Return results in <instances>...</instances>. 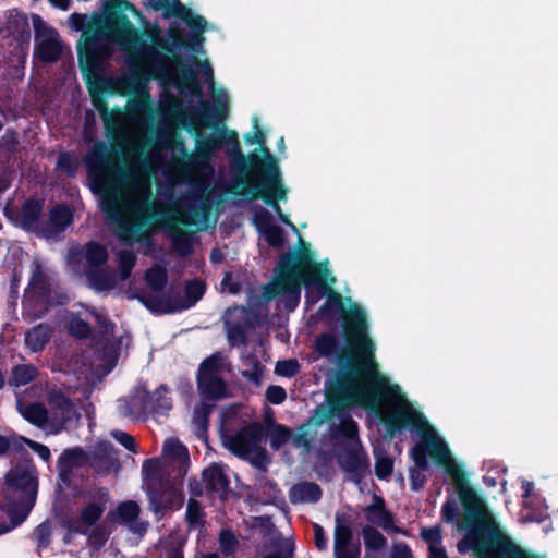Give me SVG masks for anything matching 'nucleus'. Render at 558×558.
Wrapping results in <instances>:
<instances>
[{
  "instance_id": "nucleus-33",
  "label": "nucleus",
  "mask_w": 558,
  "mask_h": 558,
  "mask_svg": "<svg viewBox=\"0 0 558 558\" xmlns=\"http://www.w3.org/2000/svg\"><path fill=\"white\" fill-rule=\"evenodd\" d=\"M53 517L60 526H72L76 522V514L72 500L62 495L54 499L52 504Z\"/></svg>"
},
{
  "instance_id": "nucleus-51",
  "label": "nucleus",
  "mask_w": 558,
  "mask_h": 558,
  "mask_svg": "<svg viewBox=\"0 0 558 558\" xmlns=\"http://www.w3.org/2000/svg\"><path fill=\"white\" fill-rule=\"evenodd\" d=\"M292 437L291 429L282 424H275L269 432V441L272 449H280Z\"/></svg>"
},
{
  "instance_id": "nucleus-35",
  "label": "nucleus",
  "mask_w": 558,
  "mask_h": 558,
  "mask_svg": "<svg viewBox=\"0 0 558 558\" xmlns=\"http://www.w3.org/2000/svg\"><path fill=\"white\" fill-rule=\"evenodd\" d=\"M62 54V47L57 38L47 37L36 43L34 56L44 63L57 62Z\"/></svg>"
},
{
  "instance_id": "nucleus-52",
  "label": "nucleus",
  "mask_w": 558,
  "mask_h": 558,
  "mask_svg": "<svg viewBox=\"0 0 558 558\" xmlns=\"http://www.w3.org/2000/svg\"><path fill=\"white\" fill-rule=\"evenodd\" d=\"M163 453L168 458L189 462L187 448L179 439H168L163 445Z\"/></svg>"
},
{
  "instance_id": "nucleus-10",
  "label": "nucleus",
  "mask_w": 558,
  "mask_h": 558,
  "mask_svg": "<svg viewBox=\"0 0 558 558\" xmlns=\"http://www.w3.org/2000/svg\"><path fill=\"white\" fill-rule=\"evenodd\" d=\"M169 391V387L165 384H161L153 393L145 386L136 387L131 398L124 401L121 411L123 415L136 418L149 413L167 414L172 408Z\"/></svg>"
},
{
  "instance_id": "nucleus-54",
  "label": "nucleus",
  "mask_w": 558,
  "mask_h": 558,
  "mask_svg": "<svg viewBox=\"0 0 558 558\" xmlns=\"http://www.w3.org/2000/svg\"><path fill=\"white\" fill-rule=\"evenodd\" d=\"M227 337L231 344H244L247 340V326L242 323L226 322Z\"/></svg>"
},
{
  "instance_id": "nucleus-12",
  "label": "nucleus",
  "mask_w": 558,
  "mask_h": 558,
  "mask_svg": "<svg viewBox=\"0 0 558 558\" xmlns=\"http://www.w3.org/2000/svg\"><path fill=\"white\" fill-rule=\"evenodd\" d=\"M146 494L149 509L159 518H162L167 511H173L183 505L181 492L162 474L148 477Z\"/></svg>"
},
{
  "instance_id": "nucleus-25",
  "label": "nucleus",
  "mask_w": 558,
  "mask_h": 558,
  "mask_svg": "<svg viewBox=\"0 0 558 558\" xmlns=\"http://www.w3.org/2000/svg\"><path fill=\"white\" fill-rule=\"evenodd\" d=\"M206 283L202 279L187 280L184 286V296L172 294L175 313L193 307L205 294Z\"/></svg>"
},
{
  "instance_id": "nucleus-11",
  "label": "nucleus",
  "mask_w": 558,
  "mask_h": 558,
  "mask_svg": "<svg viewBox=\"0 0 558 558\" xmlns=\"http://www.w3.org/2000/svg\"><path fill=\"white\" fill-rule=\"evenodd\" d=\"M341 402L342 398L331 391L327 399H324L322 403L315 407L306 422L298 427V433L291 437L292 445L295 448H303L305 451H310L317 437V428L324 423L329 422L330 417L337 414L341 408Z\"/></svg>"
},
{
  "instance_id": "nucleus-34",
  "label": "nucleus",
  "mask_w": 558,
  "mask_h": 558,
  "mask_svg": "<svg viewBox=\"0 0 558 558\" xmlns=\"http://www.w3.org/2000/svg\"><path fill=\"white\" fill-rule=\"evenodd\" d=\"M52 329L48 324H38L26 331L25 344L32 352H40L50 341Z\"/></svg>"
},
{
  "instance_id": "nucleus-7",
  "label": "nucleus",
  "mask_w": 558,
  "mask_h": 558,
  "mask_svg": "<svg viewBox=\"0 0 558 558\" xmlns=\"http://www.w3.org/2000/svg\"><path fill=\"white\" fill-rule=\"evenodd\" d=\"M228 114V105L226 100H216L214 105L202 102L196 108L190 119V132L195 137V153L187 154L183 140L175 130H167L160 135V145L169 150L178 151L181 156L194 165H204L209 161L214 154L219 150V144L216 136H202V129L210 125L211 122H222Z\"/></svg>"
},
{
  "instance_id": "nucleus-31",
  "label": "nucleus",
  "mask_w": 558,
  "mask_h": 558,
  "mask_svg": "<svg viewBox=\"0 0 558 558\" xmlns=\"http://www.w3.org/2000/svg\"><path fill=\"white\" fill-rule=\"evenodd\" d=\"M322 495V488L314 482L294 484L289 492L292 504H315L320 500Z\"/></svg>"
},
{
  "instance_id": "nucleus-36",
  "label": "nucleus",
  "mask_w": 558,
  "mask_h": 558,
  "mask_svg": "<svg viewBox=\"0 0 558 558\" xmlns=\"http://www.w3.org/2000/svg\"><path fill=\"white\" fill-rule=\"evenodd\" d=\"M20 413L28 423L40 428L48 426L51 429V416L43 403L32 402L20 409Z\"/></svg>"
},
{
  "instance_id": "nucleus-61",
  "label": "nucleus",
  "mask_w": 558,
  "mask_h": 558,
  "mask_svg": "<svg viewBox=\"0 0 558 558\" xmlns=\"http://www.w3.org/2000/svg\"><path fill=\"white\" fill-rule=\"evenodd\" d=\"M335 521H336V525H335L333 535H337V532L340 530L341 532H345L350 536H354V532L352 529L353 520H352L351 514L344 513V512L343 513L338 512V513H336Z\"/></svg>"
},
{
  "instance_id": "nucleus-3",
  "label": "nucleus",
  "mask_w": 558,
  "mask_h": 558,
  "mask_svg": "<svg viewBox=\"0 0 558 558\" xmlns=\"http://www.w3.org/2000/svg\"><path fill=\"white\" fill-rule=\"evenodd\" d=\"M341 327L344 343L337 333L322 332L314 341V351L320 357L333 359L339 368L336 380H327L325 387L330 383H342V388L354 392L355 385L365 376L364 367L378 369L374 359L375 344L368 336L365 311L357 304L344 314Z\"/></svg>"
},
{
  "instance_id": "nucleus-47",
  "label": "nucleus",
  "mask_w": 558,
  "mask_h": 558,
  "mask_svg": "<svg viewBox=\"0 0 558 558\" xmlns=\"http://www.w3.org/2000/svg\"><path fill=\"white\" fill-rule=\"evenodd\" d=\"M147 286L155 292L163 291L168 282V274L165 267L155 265L145 272Z\"/></svg>"
},
{
  "instance_id": "nucleus-1",
  "label": "nucleus",
  "mask_w": 558,
  "mask_h": 558,
  "mask_svg": "<svg viewBox=\"0 0 558 558\" xmlns=\"http://www.w3.org/2000/svg\"><path fill=\"white\" fill-rule=\"evenodd\" d=\"M87 178L93 193L100 195V208L110 221L118 223L119 238L122 241H137L150 243L145 227L159 226L171 238L173 250L182 257L193 252V244L189 234L179 226L191 227L201 217V208L195 204L185 205L184 209L174 214L170 210L158 209L153 203L144 202L132 208V215L138 218L131 222L124 218L121 208V197L112 177L113 165L111 151L107 144L99 141L94 144L86 157Z\"/></svg>"
},
{
  "instance_id": "nucleus-32",
  "label": "nucleus",
  "mask_w": 558,
  "mask_h": 558,
  "mask_svg": "<svg viewBox=\"0 0 558 558\" xmlns=\"http://www.w3.org/2000/svg\"><path fill=\"white\" fill-rule=\"evenodd\" d=\"M361 544L340 530L333 535V557L335 558H361Z\"/></svg>"
},
{
  "instance_id": "nucleus-8",
  "label": "nucleus",
  "mask_w": 558,
  "mask_h": 558,
  "mask_svg": "<svg viewBox=\"0 0 558 558\" xmlns=\"http://www.w3.org/2000/svg\"><path fill=\"white\" fill-rule=\"evenodd\" d=\"M265 161L264 169L265 179L260 183H252L246 175L234 178L232 180V193L236 196H242L248 201L263 199L266 205L271 207L278 215V218L290 229L299 234L295 225L290 220L289 216L282 213L278 202L286 199L287 189L281 181V173L278 167L277 159L269 151L264 149Z\"/></svg>"
},
{
  "instance_id": "nucleus-29",
  "label": "nucleus",
  "mask_w": 558,
  "mask_h": 558,
  "mask_svg": "<svg viewBox=\"0 0 558 558\" xmlns=\"http://www.w3.org/2000/svg\"><path fill=\"white\" fill-rule=\"evenodd\" d=\"M130 299H136L144 305L147 310H149L154 314H171L175 313L173 302H172V293L169 290L168 293L159 298L157 295H153L145 291H138L130 295Z\"/></svg>"
},
{
  "instance_id": "nucleus-17",
  "label": "nucleus",
  "mask_w": 558,
  "mask_h": 558,
  "mask_svg": "<svg viewBox=\"0 0 558 558\" xmlns=\"http://www.w3.org/2000/svg\"><path fill=\"white\" fill-rule=\"evenodd\" d=\"M336 458L340 469L349 474V481L355 484H360L371 472L369 458L361 442L344 446Z\"/></svg>"
},
{
  "instance_id": "nucleus-23",
  "label": "nucleus",
  "mask_w": 558,
  "mask_h": 558,
  "mask_svg": "<svg viewBox=\"0 0 558 558\" xmlns=\"http://www.w3.org/2000/svg\"><path fill=\"white\" fill-rule=\"evenodd\" d=\"M35 502L36 500L25 498H4V504L1 508L9 517V522L1 523L0 532L5 534L20 526L29 515Z\"/></svg>"
},
{
  "instance_id": "nucleus-22",
  "label": "nucleus",
  "mask_w": 558,
  "mask_h": 558,
  "mask_svg": "<svg viewBox=\"0 0 558 558\" xmlns=\"http://www.w3.org/2000/svg\"><path fill=\"white\" fill-rule=\"evenodd\" d=\"M364 515L371 525H377L386 532L407 534V532L395 525V514L387 509L385 499L379 495H373L372 504L365 507Z\"/></svg>"
},
{
  "instance_id": "nucleus-39",
  "label": "nucleus",
  "mask_w": 558,
  "mask_h": 558,
  "mask_svg": "<svg viewBox=\"0 0 558 558\" xmlns=\"http://www.w3.org/2000/svg\"><path fill=\"white\" fill-rule=\"evenodd\" d=\"M86 278L89 287L97 292L109 291L114 288V278L102 267L88 268Z\"/></svg>"
},
{
  "instance_id": "nucleus-28",
  "label": "nucleus",
  "mask_w": 558,
  "mask_h": 558,
  "mask_svg": "<svg viewBox=\"0 0 558 558\" xmlns=\"http://www.w3.org/2000/svg\"><path fill=\"white\" fill-rule=\"evenodd\" d=\"M112 513L114 515L110 519V521H113L114 518L118 517L123 523L130 525V529L134 533L143 534L147 529V523L137 521L141 513V508L134 500L120 502L117 507V511Z\"/></svg>"
},
{
  "instance_id": "nucleus-19",
  "label": "nucleus",
  "mask_w": 558,
  "mask_h": 558,
  "mask_svg": "<svg viewBox=\"0 0 558 558\" xmlns=\"http://www.w3.org/2000/svg\"><path fill=\"white\" fill-rule=\"evenodd\" d=\"M183 22L191 28L192 34L185 37L184 32L179 26H170L168 29L169 38L179 49L186 48L193 52H198L205 40L203 33L207 28V22L203 16L194 14L192 11Z\"/></svg>"
},
{
  "instance_id": "nucleus-63",
  "label": "nucleus",
  "mask_w": 558,
  "mask_h": 558,
  "mask_svg": "<svg viewBox=\"0 0 558 558\" xmlns=\"http://www.w3.org/2000/svg\"><path fill=\"white\" fill-rule=\"evenodd\" d=\"M287 398L286 389L278 385H270L266 389V400L275 405L281 404Z\"/></svg>"
},
{
  "instance_id": "nucleus-45",
  "label": "nucleus",
  "mask_w": 558,
  "mask_h": 558,
  "mask_svg": "<svg viewBox=\"0 0 558 558\" xmlns=\"http://www.w3.org/2000/svg\"><path fill=\"white\" fill-rule=\"evenodd\" d=\"M31 538L36 543V553L40 556L41 550L48 548L52 541V527L49 520H45L38 524L34 529Z\"/></svg>"
},
{
  "instance_id": "nucleus-44",
  "label": "nucleus",
  "mask_w": 558,
  "mask_h": 558,
  "mask_svg": "<svg viewBox=\"0 0 558 558\" xmlns=\"http://www.w3.org/2000/svg\"><path fill=\"white\" fill-rule=\"evenodd\" d=\"M365 550L380 551L387 547V538L375 526L366 524L361 531Z\"/></svg>"
},
{
  "instance_id": "nucleus-30",
  "label": "nucleus",
  "mask_w": 558,
  "mask_h": 558,
  "mask_svg": "<svg viewBox=\"0 0 558 558\" xmlns=\"http://www.w3.org/2000/svg\"><path fill=\"white\" fill-rule=\"evenodd\" d=\"M197 390L203 400H219L228 396L227 384L221 376L196 378Z\"/></svg>"
},
{
  "instance_id": "nucleus-16",
  "label": "nucleus",
  "mask_w": 558,
  "mask_h": 558,
  "mask_svg": "<svg viewBox=\"0 0 558 558\" xmlns=\"http://www.w3.org/2000/svg\"><path fill=\"white\" fill-rule=\"evenodd\" d=\"M25 294H29L28 301L34 303L35 318H41L49 312L52 305V287L38 263H35L32 269Z\"/></svg>"
},
{
  "instance_id": "nucleus-26",
  "label": "nucleus",
  "mask_w": 558,
  "mask_h": 558,
  "mask_svg": "<svg viewBox=\"0 0 558 558\" xmlns=\"http://www.w3.org/2000/svg\"><path fill=\"white\" fill-rule=\"evenodd\" d=\"M116 463L113 447L109 442L97 444L94 450L88 453L87 465L97 473H109Z\"/></svg>"
},
{
  "instance_id": "nucleus-46",
  "label": "nucleus",
  "mask_w": 558,
  "mask_h": 558,
  "mask_svg": "<svg viewBox=\"0 0 558 558\" xmlns=\"http://www.w3.org/2000/svg\"><path fill=\"white\" fill-rule=\"evenodd\" d=\"M222 361L223 357L220 352L213 353L199 364L196 378L220 376Z\"/></svg>"
},
{
  "instance_id": "nucleus-48",
  "label": "nucleus",
  "mask_w": 558,
  "mask_h": 558,
  "mask_svg": "<svg viewBox=\"0 0 558 558\" xmlns=\"http://www.w3.org/2000/svg\"><path fill=\"white\" fill-rule=\"evenodd\" d=\"M214 404L202 402L194 407L193 423L197 432L206 434L209 427V416L213 412Z\"/></svg>"
},
{
  "instance_id": "nucleus-18",
  "label": "nucleus",
  "mask_w": 558,
  "mask_h": 558,
  "mask_svg": "<svg viewBox=\"0 0 558 558\" xmlns=\"http://www.w3.org/2000/svg\"><path fill=\"white\" fill-rule=\"evenodd\" d=\"M43 211L44 201L28 197L22 203L20 208L7 210L5 213L15 227L40 235L39 230L44 225L41 220Z\"/></svg>"
},
{
  "instance_id": "nucleus-57",
  "label": "nucleus",
  "mask_w": 558,
  "mask_h": 558,
  "mask_svg": "<svg viewBox=\"0 0 558 558\" xmlns=\"http://www.w3.org/2000/svg\"><path fill=\"white\" fill-rule=\"evenodd\" d=\"M393 471V460L389 456H380L375 460V475L378 480H388Z\"/></svg>"
},
{
  "instance_id": "nucleus-60",
  "label": "nucleus",
  "mask_w": 558,
  "mask_h": 558,
  "mask_svg": "<svg viewBox=\"0 0 558 558\" xmlns=\"http://www.w3.org/2000/svg\"><path fill=\"white\" fill-rule=\"evenodd\" d=\"M420 536L422 537L423 541H425L428 544V547L438 546L442 539L441 529L438 525L430 527H422Z\"/></svg>"
},
{
  "instance_id": "nucleus-9",
  "label": "nucleus",
  "mask_w": 558,
  "mask_h": 558,
  "mask_svg": "<svg viewBox=\"0 0 558 558\" xmlns=\"http://www.w3.org/2000/svg\"><path fill=\"white\" fill-rule=\"evenodd\" d=\"M336 392L342 398L341 408L336 415L330 417L329 438L331 441L347 440L349 444L361 442L359 438V425L349 413L350 405L355 402V397L349 388H342V383H330L325 388V399Z\"/></svg>"
},
{
  "instance_id": "nucleus-62",
  "label": "nucleus",
  "mask_w": 558,
  "mask_h": 558,
  "mask_svg": "<svg viewBox=\"0 0 558 558\" xmlns=\"http://www.w3.org/2000/svg\"><path fill=\"white\" fill-rule=\"evenodd\" d=\"M295 545L292 539L287 538L277 550L265 555L262 558H293Z\"/></svg>"
},
{
  "instance_id": "nucleus-5",
  "label": "nucleus",
  "mask_w": 558,
  "mask_h": 558,
  "mask_svg": "<svg viewBox=\"0 0 558 558\" xmlns=\"http://www.w3.org/2000/svg\"><path fill=\"white\" fill-rule=\"evenodd\" d=\"M131 11L134 14H143L128 0H107L104 5V17L90 23L81 35L76 45L78 66L82 72H90L110 56L108 47L102 38H110L123 45L137 37V28L125 14Z\"/></svg>"
},
{
  "instance_id": "nucleus-58",
  "label": "nucleus",
  "mask_w": 558,
  "mask_h": 558,
  "mask_svg": "<svg viewBox=\"0 0 558 558\" xmlns=\"http://www.w3.org/2000/svg\"><path fill=\"white\" fill-rule=\"evenodd\" d=\"M220 550L225 556H230L235 551L238 539L232 531L221 530L219 534Z\"/></svg>"
},
{
  "instance_id": "nucleus-41",
  "label": "nucleus",
  "mask_w": 558,
  "mask_h": 558,
  "mask_svg": "<svg viewBox=\"0 0 558 558\" xmlns=\"http://www.w3.org/2000/svg\"><path fill=\"white\" fill-rule=\"evenodd\" d=\"M88 453L82 447H73L62 451L57 464L74 470L87 465Z\"/></svg>"
},
{
  "instance_id": "nucleus-4",
  "label": "nucleus",
  "mask_w": 558,
  "mask_h": 558,
  "mask_svg": "<svg viewBox=\"0 0 558 558\" xmlns=\"http://www.w3.org/2000/svg\"><path fill=\"white\" fill-rule=\"evenodd\" d=\"M362 383L355 385L356 404L373 413L385 426L389 437H395L407 427L423 433L428 428L424 414L405 399L399 385L373 367H364Z\"/></svg>"
},
{
  "instance_id": "nucleus-55",
  "label": "nucleus",
  "mask_w": 558,
  "mask_h": 558,
  "mask_svg": "<svg viewBox=\"0 0 558 558\" xmlns=\"http://www.w3.org/2000/svg\"><path fill=\"white\" fill-rule=\"evenodd\" d=\"M267 241L268 245L274 248H281L283 247L286 243V233L284 230L280 226H272L268 227L267 230H265L262 233Z\"/></svg>"
},
{
  "instance_id": "nucleus-14",
  "label": "nucleus",
  "mask_w": 558,
  "mask_h": 558,
  "mask_svg": "<svg viewBox=\"0 0 558 558\" xmlns=\"http://www.w3.org/2000/svg\"><path fill=\"white\" fill-rule=\"evenodd\" d=\"M265 430L259 422L250 423L234 434L221 433L225 447L234 456L247 459L252 452L260 447Z\"/></svg>"
},
{
  "instance_id": "nucleus-24",
  "label": "nucleus",
  "mask_w": 558,
  "mask_h": 558,
  "mask_svg": "<svg viewBox=\"0 0 558 558\" xmlns=\"http://www.w3.org/2000/svg\"><path fill=\"white\" fill-rule=\"evenodd\" d=\"M73 222V213L65 204H57L49 211V223L44 222L40 236L50 238L63 232Z\"/></svg>"
},
{
  "instance_id": "nucleus-59",
  "label": "nucleus",
  "mask_w": 558,
  "mask_h": 558,
  "mask_svg": "<svg viewBox=\"0 0 558 558\" xmlns=\"http://www.w3.org/2000/svg\"><path fill=\"white\" fill-rule=\"evenodd\" d=\"M275 372L279 376L291 378L300 372V364L294 359L279 361L276 364Z\"/></svg>"
},
{
  "instance_id": "nucleus-43",
  "label": "nucleus",
  "mask_w": 558,
  "mask_h": 558,
  "mask_svg": "<svg viewBox=\"0 0 558 558\" xmlns=\"http://www.w3.org/2000/svg\"><path fill=\"white\" fill-rule=\"evenodd\" d=\"M242 364L248 367L247 369L241 371L242 377L255 385H259L264 375L265 366L260 363L257 355L255 353H248L242 356Z\"/></svg>"
},
{
  "instance_id": "nucleus-53",
  "label": "nucleus",
  "mask_w": 558,
  "mask_h": 558,
  "mask_svg": "<svg viewBox=\"0 0 558 558\" xmlns=\"http://www.w3.org/2000/svg\"><path fill=\"white\" fill-rule=\"evenodd\" d=\"M259 489L263 504L265 505H276L277 501L282 500L281 489L272 480H266Z\"/></svg>"
},
{
  "instance_id": "nucleus-21",
  "label": "nucleus",
  "mask_w": 558,
  "mask_h": 558,
  "mask_svg": "<svg viewBox=\"0 0 558 558\" xmlns=\"http://www.w3.org/2000/svg\"><path fill=\"white\" fill-rule=\"evenodd\" d=\"M202 482L209 497H217L223 502L228 500L231 493L230 480L220 464L211 463L205 468L202 472Z\"/></svg>"
},
{
  "instance_id": "nucleus-64",
  "label": "nucleus",
  "mask_w": 558,
  "mask_h": 558,
  "mask_svg": "<svg viewBox=\"0 0 558 558\" xmlns=\"http://www.w3.org/2000/svg\"><path fill=\"white\" fill-rule=\"evenodd\" d=\"M254 223L260 233H263L265 230H267L268 227L275 226L272 223L271 214L265 208H260L259 210H257L255 213Z\"/></svg>"
},
{
  "instance_id": "nucleus-42",
  "label": "nucleus",
  "mask_w": 558,
  "mask_h": 558,
  "mask_svg": "<svg viewBox=\"0 0 558 558\" xmlns=\"http://www.w3.org/2000/svg\"><path fill=\"white\" fill-rule=\"evenodd\" d=\"M109 258L107 247L96 241H89L85 244V259L89 268L102 267Z\"/></svg>"
},
{
  "instance_id": "nucleus-38",
  "label": "nucleus",
  "mask_w": 558,
  "mask_h": 558,
  "mask_svg": "<svg viewBox=\"0 0 558 558\" xmlns=\"http://www.w3.org/2000/svg\"><path fill=\"white\" fill-rule=\"evenodd\" d=\"M113 515L112 512H109L104 522L93 526L90 531L88 530L86 546L90 551H99L106 545L111 534L108 523Z\"/></svg>"
},
{
  "instance_id": "nucleus-27",
  "label": "nucleus",
  "mask_w": 558,
  "mask_h": 558,
  "mask_svg": "<svg viewBox=\"0 0 558 558\" xmlns=\"http://www.w3.org/2000/svg\"><path fill=\"white\" fill-rule=\"evenodd\" d=\"M8 35L16 40L21 46L29 45L31 27L25 13L17 10L9 11L5 21Z\"/></svg>"
},
{
  "instance_id": "nucleus-37",
  "label": "nucleus",
  "mask_w": 558,
  "mask_h": 558,
  "mask_svg": "<svg viewBox=\"0 0 558 558\" xmlns=\"http://www.w3.org/2000/svg\"><path fill=\"white\" fill-rule=\"evenodd\" d=\"M105 510L104 504L90 501L81 509L80 515L76 517V524H80L81 529L85 530V534H87L90 527L97 525Z\"/></svg>"
},
{
  "instance_id": "nucleus-2",
  "label": "nucleus",
  "mask_w": 558,
  "mask_h": 558,
  "mask_svg": "<svg viewBox=\"0 0 558 558\" xmlns=\"http://www.w3.org/2000/svg\"><path fill=\"white\" fill-rule=\"evenodd\" d=\"M299 244L300 250L289 251L279 256L274 281L266 287L265 296L270 300L276 295H284L287 307L294 308L300 302L302 286L306 289L315 287L320 295L327 296L326 302L319 306L318 314L331 319L341 313L343 317L349 311L344 310L340 293L330 287L336 278L331 276L328 283L326 277L329 270L313 259L310 244L301 236Z\"/></svg>"
},
{
  "instance_id": "nucleus-15",
  "label": "nucleus",
  "mask_w": 558,
  "mask_h": 558,
  "mask_svg": "<svg viewBox=\"0 0 558 558\" xmlns=\"http://www.w3.org/2000/svg\"><path fill=\"white\" fill-rule=\"evenodd\" d=\"M7 492L4 498H25L36 500L38 475L34 466L16 465L5 475Z\"/></svg>"
},
{
  "instance_id": "nucleus-49",
  "label": "nucleus",
  "mask_w": 558,
  "mask_h": 558,
  "mask_svg": "<svg viewBox=\"0 0 558 558\" xmlns=\"http://www.w3.org/2000/svg\"><path fill=\"white\" fill-rule=\"evenodd\" d=\"M136 260V255L130 250H121L118 253L119 276L121 281H125L131 277Z\"/></svg>"
},
{
  "instance_id": "nucleus-56",
  "label": "nucleus",
  "mask_w": 558,
  "mask_h": 558,
  "mask_svg": "<svg viewBox=\"0 0 558 558\" xmlns=\"http://www.w3.org/2000/svg\"><path fill=\"white\" fill-rule=\"evenodd\" d=\"M69 332L77 339H87L92 333V328L83 318L74 317L69 323Z\"/></svg>"
},
{
  "instance_id": "nucleus-40",
  "label": "nucleus",
  "mask_w": 558,
  "mask_h": 558,
  "mask_svg": "<svg viewBox=\"0 0 558 558\" xmlns=\"http://www.w3.org/2000/svg\"><path fill=\"white\" fill-rule=\"evenodd\" d=\"M38 377V369L33 364H19L12 367L9 376L11 387L25 386Z\"/></svg>"
},
{
  "instance_id": "nucleus-50",
  "label": "nucleus",
  "mask_w": 558,
  "mask_h": 558,
  "mask_svg": "<svg viewBox=\"0 0 558 558\" xmlns=\"http://www.w3.org/2000/svg\"><path fill=\"white\" fill-rule=\"evenodd\" d=\"M78 161L71 151H63L60 153L56 168L57 170L65 173L68 178H74L77 169H78Z\"/></svg>"
},
{
  "instance_id": "nucleus-6",
  "label": "nucleus",
  "mask_w": 558,
  "mask_h": 558,
  "mask_svg": "<svg viewBox=\"0 0 558 558\" xmlns=\"http://www.w3.org/2000/svg\"><path fill=\"white\" fill-rule=\"evenodd\" d=\"M161 33V27L157 23L153 25L146 23L143 34L137 31V37L130 41H123V45L137 48L138 53L149 62L155 76L167 75L170 65H173L178 70L177 87L191 85L194 87L193 93L201 95L196 72L175 53L177 50H180L179 47H175L169 37L168 39L162 38Z\"/></svg>"
},
{
  "instance_id": "nucleus-20",
  "label": "nucleus",
  "mask_w": 558,
  "mask_h": 558,
  "mask_svg": "<svg viewBox=\"0 0 558 558\" xmlns=\"http://www.w3.org/2000/svg\"><path fill=\"white\" fill-rule=\"evenodd\" d=\"M47 402L50 407L49 414L51 416V430L54 434L63 430L71 421L74 404L69 396L61 389H51L47 393Z\"/></svg>"
},
{
  "instance_id": "nucleus-13",
  "label": "nucleus",
  "mask_w": 558,
  "mask_h": 558,
  "mask_svg": "<svg viewBox=\"0 0 558 558\" xmlns=\"http://www.w3.org/2000/svg\"><path fill=\"white\" fill-rule=\"evenodd\" d=\"M216 138L218 143H220L219 149H221L223 146L229 147L227 155L230 159V165L234 172L241 174H247L253 171L262 172V169H264V161H262L260 157L256 154L245 156L242 153L239 136L235 131L228 130L223 126L218 131Z\"/></svg>"
}]
</instances>
